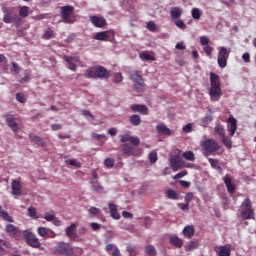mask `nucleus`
<instances>
[{"label": "nucleus", "mask_w": 256, "mask_h": 256, "mask_svg": "<svg viewBox=\"0 0 256 256\" xmlns=\"http://www.w3.org/2000/svg\"><path fill=\"white\" fill-rule=\"evenodd\" d=\"M210 100L215 102L221 99L223 92L221 91V82L219 81V75L215 73L210 74V88L208 91Z\"/></svg>", "instance_id": "f257e3e1"}, {"label": "nucleus", "mask_w": 256, "mask_h": 256, "mask_svg": "<svg viewBox=\"0 0 256 256\" xmlns=\"http://www.w3.org/2000/svg\"><path fill=\"white\" fill-rule=\"evenodd\" d=\"M84 77H86V79H107L109 72L103 66L91 67L86 70Z\"/></svg>", "instance_id": "f03ea898"}, {"label": "nucleus", "mask_w": 256, "mask_h": 256, "mask_svg": "<svg viewBox=\"0 0 256 256\" xmlns=\"http://www.w3.org/2000/svg\"><path fill=\"white\" fill-rule=\"evenodd\" d=\"M242 211L240 212L241 218L245 220L255 219V211H253L251 200L245 198L241 204Z\"/></svg>", "instance_id": "7ed1b4c3"}, {"label": "nucleus", "mask_w": 256, "mask_h": 256, "mask_svg": "<svg viewBox=\"0 0 256 256\" xmlns=\"http://www.w3.org/2000/svg\"><path fill=\"white\" fill-rule=\"evenodd\" d=\"M231 51L227 49L225 46L218 47V56H217V63L220 69H225L227 67V61L229 60V55Z\"/></svg>", "instance_id": "20e7f679"}, {"label": "nucleus", "mask_w": 256, "mask_h": 256, "mask_svg": "<svg viewBox=\"0 0 256 256\" xmlns=\"http://www.w3.org/2000/svg\"><path fill=\"white\" fill-rule=\"evenodd\" d=\"M55 255L71 256L73 255V246L66 242H59L54 247Z\"/></svg>", "instance_id": "39448f33"}, {"label": "nucleus", "mask_w": 256, "mask_h": 256, "mask_svg": "<svg viewBox=\"0 0 256 256\" xmlns=\"http://www.w3.org/2000/svg\"><path fill=\"white\" fill-rule=\"evenodd\" d=\"M201 147L202 149H204V151H206L204 153L205 157H208L209 155H211V153L219 151V143L217 142V140L213 139L204 140L201 143Z\"/></svg>", "instance_id": "423d86ee"}, {"label": "nucleus", "mask_w": 256, "mask_h": 256, "mask_svg": "<svg viewBox=\"0 0 256 256\" xmlns=\"http://www.w3.org/2000/svg\"><path fill=\"white\" fill-rule=\"evenodd\" d=\"M23 236L26 239V243L27 245H29V247H33L34 249H39V247H41V242L39 241V238H37L35 234L31 233V231L24 230Z\"/></svg>", "instance_id": "0eeeda50"}, {"label": "nucleus", "mask_w": 256, "mask_h": 256, "mask_svg": "<svg viewBox=\"0 0 256 256\" xmlns=\"http://www.w3.org/2000/svg\"><path fill=\"white\" fill-rule=\"evenodd\" d=\"M75 8L73 6H62L61 7V17L64 21V23H73V18H71V15H73V10Z\"/></svg>", "instance_id": "6e6552de"}, {"label": "nucleus", "mask_w": 256, "mask_h": 256, "mask_svg": "<svg viewBox=\"0 0 256 256\" xmlns=\"http://www.w3.org/2000/svg\"><path fill=\"white\" fill-rule=\"evenodd\" d=\"M63 59L67 63V69H70V71H77L76 63H81L79 56H64Z\"/></svg>", "instance_id": "1a4fd4ad"}, {"label": "nucleus", "mask_w": 256, "mask_h": 256, "mask_svg": "<svg viewBox=\"0 0 256 256\" xmlns=\"http://www.w3.org/2000/svg\"><path fill=\"white\" fill-rule=\"evenodd\" d=\"M130 79L135 83V89H137V91L143 90V77L140 76L139 72L132 71L130 73Z\"/></svg>", "instance_id": "9d476101"}, {"label": "nucleus", "mask_w": 256, "mask_h": 256, "mask_svg": "<svg viewBox=\"0 0 256 256\" xmlns=\"http://www.w3.org/2000/svg\"><path fill=\"white\" fill-rule=\"evenodd\" d=\"M169 162L173 171H179V169L183 168V160H181V157L177 155L170 156Z\"/></svg>", "instance_id": "9b49d317"}, {"label": "nucleus", "mask_w": 256, "mask_h": 256, "mask_svg": "<svg viewBox=\"0 0 256 256\" xmlns=\"http://www.w3.org/2000/svg\"><path fill=\"white\" fill-rule=\"evenodd\" d=\"M89 21L90 23H92L94 27H97L99 29L107 25V20H105L103 16H96V15L90 16Z\"/></svg>", "instance_id": "f8f14e48"}, {"label": "nucleus", "mask_w": 256, "mask_h": 256, "mask_svg": "<svg viewBox=\"0 0 256 256\" xmlns=\"http://www.w3.org/2000/svg\"><path fill=\"white\" fill-rule=\"evenodd\" d=\"M227 131L230 137H233V135H235V133L237 132V119H235V117L233 116H230L228 118Z\"/></svg>", "instance_id": "ddd939ff"}, {"label": "nucleus", "mask_w": 256, "mask_h": 256, "mask_svg": "<svg viewBox=\"0 0 256 256\" xmlns=\"http://www.w3.org/2000/svg\"><path fill=\"white\" fill-rule=\"evenodd\" d=\"M133 113H141V115H149V109L145 105L134 104L130 107Z\"/></svg>", "instance_id": "4468645a"}, {"label": "nucleus", "mask_w": 256, "mask_h": 256, "mask_svg": "<svg viewBox=\"0 0 256 256\" xmlns=\"http://www.w3.org/2000/svg\"><path fill=\"white\" fill-rule=\"evenodd\" d=\"M6 123L8 127L11 129V131H13L14 133H17V131H19V124L15 122V117L8 115L6 117Z\"/></svg>", "instance_id": "2eb2a0df"}, {"label": "nucleus", "mask_w": 256, "mask_h": 256, "mask_svg": "<svg viewBox=\"0 0 256 256\" xmlns=\"http://www.w3.org/2000/svg\"><path fill=\"white\" fill-rule=\"evenodd\" d=\"M108 209L110 211V217H112V219H115V221H119V219H121V214H119V210H117V205L109 203Z\"/></svg>", "instance_id": "dca6fc26"}, {"label": "nucleus", "mask_w": 256, "mask_h": 256, "mask_svg": "<svg viewBox=\"0 0 256 256\" xmlns=\"http://www.w3.org/2000/svg\"><path fill=\"white\" fill-rule=\"evenodd\" d=\"M11 195L21 197V183L17 180H13L11 183Z\"/></svg>", "instance_id": "f3484780"}, {"label": "nucleus", "mask_w": 256, "mask_h": 256, "mask_svg": "<svg viewBox=\"0 0 256 256\" xmlns=\"http://www.w3.org/2000/svg\"><path fill=\"white\" fill-rule=\"evenodd\" d=\"M181 15H183V8H181V7H171L170 8V16H171L172 21L180 19Z\"/></svg>", "instance_id": "a211bd4d"}, {"label": "nucleus", "mask_w": 256, "mask_h": 256, "mask_svg": "<svg viewBox=\"0 0 256 256\" xmlns=\"http://www.w3.org/2000/svg\"><path fill=\"white\" fill-rule=\"evenodd\" d=\"M215 252L218 256H231V248L227 245L216 247Z\"/></svg>", "instance_id": "6ab92c4d"}, {"label": "nucleus", "mask_w": 256, "mask_h": 256, "mask_svg": "<svg viewBox=\"0 0 256 256\" xmlns=\"http://www.w3.org/2000/svg\"><path fill=\"white\" fill-rule=\"evenodd\" d=\"M223 181L227 187L228 193H235V184H233V182L231 181V177H229V175H226L223 178Z\"/></svg>", "instance_id": "aec40b11"}, {"label": "nucleus", "mask_w": 256, "mask_h": 256, "mask_svg": "<svg viewBox=\"0 0 256 256\" xmlns=\"http://www.w3.org/2000/svg\"><path fill=\"white\" fill-rule=\"evenodd\" d=\"M182 233L186 239H191L195 235V228H193V225H188L184 227Z\"/></svg>", "instance_id": "412c9836"}, {"label": "nucleus", "mask_w": 256, "mask_h": 256, "mask_svg": "<svg viewBox=\"0 0 256 256\" xmlns=\"http://www.w3.org/2000/svg\"><path fill=\"white\" fill-rule=\"evenodd\" d=\"M166 197L167 199H171L172 201H179V193L171 188L166 190Z\"/></svg>", "instance_id": "4be33fe9"}, {"label": "nucleus", "mask_w": 256, "mask_h": 256, "mask_svg": "<svg viewBox=\"0 0 256 256\" xmlns=\"http://www.w3.org/2000/svg\"><path fill=\"white\" fill-rule=\"evenodd\" d=\"M76 229H77L76 224H71L70 226H68L66 228L67 237H69L70 239H75V236L77 235V233L75 232Z\"/></svg>", "instance_id": "5701e85b"}, {"label": "nucleus", "mask_w": 256, "mask_h": 256, "mask_svg": "<svg viewBox=\"0 0 256 256\" xmlns=\"http://www.w3.org/2000/svg\"><path fill=\"white\" fill-rule=\"evenodd\" d=\"M156 131L158 133H162V135H171V130L167 127V125L161 123L156 126Z\"/></svg>", "instance_id": "b1692460"}, {"label": "nucleus", "mask_w": 256, "mask_h": 256, "mask_svg": "<svg viewBox=\"0 0 256 256\" xmlns=\"http://www.w3.org/2000/svg\"><path fill=\"white\" fill-rule=\"evenodd\" d=\"M129 121L133 127H139L141 125V116L133 114L129 117Z\"/></svg>", "instance_id": "393cba45"}, {"label": "nucleus", "mask_w": 256, "mask_h": 256, "mask_svg": "<svg viewBox=\"0 0 256 256\" xmlns=\"http://www.w3.org/2000/svg\"><path fill=\"white\" fill-rule=\"evenodd\" d=\"M170 243L171 245H174V247H177L178 249H180V247H183V240H181V238H178L177 236H171Z\"/></svg>", "instance_id": "a878e982"}, {"label": "nucleus", "mask_w": 256, "mask_h": 256, "mask_svg": "<svg viewBox=\"0 0 256 256\" xmlns=\"http://www.w3.org/2000/svg\"><path fill=\"white\" fill-rule=\"evenodd\" d=\"M18 15L22 19L29 17V7L28 6H20L19 10H18Z\"/></svg>", "instance_id": "bb28decb"}, {"label": "nucleus", "mask_w": 256, "mask_h": 256, "mask_svg": "<svg viewBox=\"0 0 256 256\" xmlns=\"http://www.w3.org/2000/svg\"><path fill=\"white\" fill-rule=\"evenodd\" d=\"M214 132L217 133V135H219L220 137H224L225 127H223V125H221V123L217 122L216 126L214 128Z\"/></svg>", "instance_id": "cd10ccee"}, {"label": "nucleus", "mask_w": 256, "mask_h": 256, "mask_svg": "<svg viewBox=\"0 0 256 256\" xmlns=\"http://www.w3.org/2000/svg\"><path fill=\"white\" fill-rule=\"evenodd\" d=\"M94 39H96V41H107L109 35H107V32H98L94 34Z\"/></svg>", "instance_id": "c85d7f7f"}, {"label": "nucleus", "mask_w": 256, "mask_h": 256, "mask_svg": "<svg viewBox=\"0 0 256 256\" xmlns=\"http://www.w3.org/2000/svg\"><path fill=\"white\" fill-rule=\"evenodd\" d=\"M145 253L149 256H157V249H155V246L149 244L145 247Z\"/></svg>", "instance_id": "c756f323"}, {"label": "nucleus", "mask_w": 256, "mask_h": 256, "mask_svg": "<svg viewBox=\"0 0 256 256\" xmlns=\"http://www.w3.org/2000/svg\"><path fill=\"white\" fill-rule=\"evenodd\" d=\"M122 151L124 155H128V156L135 155V152H133V147H131V145L129 144H123Z\"/></svg>", "instance_id": "7c9ffc66"}, {"label": "nucleus", "mask_w": 256, "mask_h": 256, "mask_svg": "<svg viewBox=\"0 0 256 256\" xmlns=\"http://www.w3.org/2000/svg\"><path fill=\"white\" fill-rule=\"evenodd\" d=\"M221 139L226 149H231V147H233V142L231 141V138H229V136L224 134Z\"/></svg>", "instance_id": "2f4dec72"}, {"label": "nucleus", "mask_w": 256, "mask_h": 256, "mask_svg": "<svg viewBox=\"0 0 256 256\" xmlns=\"http://www.w3.org/2000/svg\"><path fill=\"white\" fill-rule=\"evenodd\" d=\"M18 231H19V228H17L15 225L13 224L6 225V233H10L11 235H17Z\"/></svg>", "instance_id": "473e14b6"}, {"label": "nucleus", "mask_w": 256, "mask_h": 256, "mask_svg": "<svg viewBox=\"0 0 256 256\" xmlns=\"http://www.w3.org/2000/svg\"><path fill=\"white\" fill-rule=\"evenodd\" d=\"M182 157L185 158L186 161H195V153H193V151L184 152Z\"/></svg>", "instance_id": "72a5a7b5"}, {"label": "nucleus", "mask_w": 256, "mask_h": 256, "mask_svg": "<svg viewBox=\"0 0 256 256\" xmlns=\"http://www.w3.org/2000/svg\"><path fill=\"white\" fill-rule=\"evenodd\" d=\"M213 121V115L206 114L204 118L201 119L202 127H207V123H211Z\"/></svg>", "instance_id": "f704fd0d"}, {"label": "nucleus", "mask_w": 256, "mask_h": 256, "mask_svg": "<svg viewBox=\"0 0 256 256\" xmlns=\"http://www.w3.org/2000/svg\"><path fill=\"white\" fill-rule=\"evenodd\" d=\"M12 23H14L15 27H21V23H23V19L17 14L12 15Z\"/></svg>", "instance_id": "c9c22d12"}, {"label": "nucleus", "mask_w": 256, "mask_h": 256, "mask_svg": "<svg viewBox=\"0 0 256 256\" xmlns=\"http://www.w3.org/2000/svg\"><path fill=\"white\" fill-rule=\"evenodd\" d=\"M191 15L193 19H195L196 21H199L201 19V10L199 8H193L191 10Z\"/></svg>", "instance_id": "e433bc0d"}, {"label": "nucleus", "mask_w": 256, "mask_h": 256, "mask_svg": "<svg viewBox=\"0 0 256 256\" xmlns=\"http://www.w3.org/2000/svg\"><path fill=\"white\" fill-rule=\"evenodd\" d=\"M42 37L43 39H47V40L53 39V37H55V32L52 29L48 28L47 30H45Z\"/></svg>", "instance_id": "4c0bfd02"}, {"label": "nucleus", "mask_w": 256, "mask_h": 256, "mask_svg": "<svg viewBox=\"0 0 256 256\" xmlns=\"http://www.w3.org/2000/svg\"><path fill=\"white\" fill-rule=\"evenodd\" d=\"M37 233L40 237H48L49 229L45 227H38Z\"/></svg>", "instance_id": "58836bf2"}, {"label": "nucleus", "mask_w": 256, "mask_h": 256, "mask_svg": "<svg viewBox=\"0 0 256 256\" xmlns=\"http://www.w3.org/2000/svg\"><path fill=\"white\" fill-rule=\"evenodd\" d=\"M28 217H31V219H39V216H37V209H35V207L28 208Z\"/></svg>", "instance_id": "ea45409f"}, {"label": "nucleus", "mask_w": 256, "mask_h": 256, "mask_svg": "<svg viewBox=\"0 0 256 256\" xmlns=\"http://www.w3.org/2000/svg\"><path fill=\"white\" fill-rule=\"evenodd\" d=\"M139 57L142 59V61H153V56L147 52H141Z\"/></svg>", "instance_id": "a19ab883"}, {"label": "nucleus", "mask_w": 256, "mask_h": 256, "mask_svg": "<svg viewBox=\"0 0 256 256\" xmlns=\"http://www.w3.org/2000/svg\"><path fill=\"white\" fill-rule=\"evenodd\" d=\"M0 213H1V217L4 219V221H7V223L14 222L13 217H11L7 211H2Z\"/></svg>", "instance_id": "79ce46f5"}, {"label": "nucleus", "mask_w": 256, "mask_h": 256, "mask_svg": "<svg viewBox=\"0 0 256 256\" xmlns=\"http://www.w3.org/2000/svg\"><path fill=\"white\" fill-rule=\"evenodd\" d=\"M119 247L115 244H108L105 247V251L106 253H108V255L112 254L113 251H115V249H118Z\"/></svg>", "instance_id": "37998d69"}, {"label": "nucleus", "mask_w": 256, "mask_h": 256, "mask_svg": "<svg viewBox=\"0 0 256 256\" xmlns=\"http://www.w3.org/2000/svg\"><path fill=\"white\" fill-rule=\"evenodd\" d=\"M82 115H83V117H85V119H87V121H94L95 120V116H93V114H91L87 110H83Z\"/></svg>", "instance_id": "c03bdc74"}, {"label": "nucleus", "mask_w": 256, "mask_h": 256, "mask_svg": "<svg viewBox=\"0 0 256 256\" xmlns=\"http://www.w3.org/2000/svg\"><path fill=\"white\" fill-rule=\"evenodd\" d=\"M91 184H92V187H93L94 191H96L97 193H102L103 186H101V184H99V181L91 182Z\"/></svg>", "instance_id": "a18cd8bd"}, {"label": "nucleus", "mask_w": 256, "mask_h": 256, "mask_svg": "<svg viewBox=\"0 0 256 256\" xmlns=\"http://www.w3.org/2000/svg\"><path fill=\"white\" fill-rule=\"evenodd\" d=\"M157 151L153 150L149 153V161L150 163H157Z\"/></svg>", "instance_id": "49530a36"}, {"label": "nucleus", "mask_w": 256, "mask_h": 256, "mask_svg": "<svg viewBox=\"0 0 256 256\" xmlns=\"http://www.w3.org/2000/svg\"><path fill=\"white\" fill-rule=\"evenodd\" d=\"M66 163H67L68 165H71L72 167H77V169L81 168V162H78V161L75 160V159L67 160Z\"/></svg>", "instance_id": "de8ad7c7"}, {"label": "nucleus", "mask_w": 256, "mask_h": 256, "mask_svg": "<svg viewBox=\"0 0 256 256\" xmlns=\"http://www.w3.org/2000/svg\"><path fill=\"white\" fill-rule=\"evenodd\" d=\"M104 165H105V167H108V169H111V167H113V165H115V160H113V158H106L104 160Z\"/></svg>", "instance_id": "09e8293b"}, {"label": "nucleus", "mask_w": 256, "mask_h": 256, "mask_svg": "<svg viewBox=\"0 0 256 256\" xmlns=\"http://www.w3.org/2000/svg\"><path fill=\"white\" fill-rule=\"evenodd\" d=\"M176 27H178L179 29H185V22L181 19H176V20H173Z\"/></svg>", "instance_id": "8fccbe9b"}, {"label": "nucleus", "mask_w": 256, "mask_h": 256, "mask_svg": "<svg viewBox=\"0 0 256 256\" xmlns=\"http://www.w3.org/2000/svg\"><path fill=\"white\" fill-rule=\"evenodd\" d=\"M29 137H30V140L33 141L34 143H43V140L41 139V137L35 134H30Z\"/></svg>", "instance_id": "3c124183"}, {"label": "nucleus", "mask_w": 256, "mask_h": 256, "mask_svg": "<svg viewBox=\"0 0 256 256\" xmlns=\"http://www.w3.org/2000/svg\"><path fill=\"white\" fill-rule=\"evenodd\" d=\"M200 45H202V47L209 45V37L200 36Z\"/></svg>", "instance_id": "603ef678"}, {"label": "nucleus", "mask_w": 256, "mask_h": 256, "mask_svg": "<svg viewBox=\"0 0 256 256\" xmlns=\"http://www.w3.org/2000/svg\"><path fill=\"white\" fill-rule=\"evenodd\" d=\"M208 162L210 163L212 169H217V166L219 165V160L214 158H209Z\"/></svg>", "instance_id": "864d4df0"}, {"label": "nucleus", "mask_w": 256, "mask_h": 256, "mask_svg": "<svg viewBox=\"0 0 256 256\" xmlns=\"http://www.w3.org/2000/svg\"><path fill=\"white\" fill-rule=\"evenodd\" d=\"M113 81L115 83H121V81H123V75H121V73H115L113 77Z\"/></svg>", "instance_id": "5fc2aeb1"}, {"label": "nucleus", "mask_w": 256, "mask_h": 256, "mask_svg": "<svg viewBox=\"0 0 256 256\" xmlns=\"http://www.w3.org/2000/svg\"><path fill=\"white\" fill-rule=\"evenodd\" d=\"M43 219H45V221H55V214L45 213Z\"/></svg>", "instance_id": "6e6d98bb"}, {"label": "nucleus", "mask_w": 256, "mask_h": 256, "mask_svg": "<svg viewBox=\"0 0 256 256\" xmlns=\"http://www.w3.org/2000/svg\"><path fill=\"white\" fill-rule=\"evenodd\" d=\"M146 27H147L148 31H155L157 29V26L155 25V22H153V21L147 22Z\"/></svg>", "instance_id": "4d7b16f0"}, {"label": "nucleus", "mask_w": 256, "mask_h": 256, "mask_svg": "<svg viewBox=\"0 0 256 256\" xmlns=\"http://www.w3.org/2000/svg\"><path fill=\"white\" fill-rule=\"evenodd\" d=\"M4 23H12V15L11 13H6L3 17Z\"/></svg>", "instance_id": "13d9d810"}, {"label": "nucleus", "mask_w": 256, "mask_h": 256, "mask_svg": "<svg viewBox=\"0 0 256 256\" xmlns=\"http://www.w3.org/2000/svg\"><path fill=\"white\" fill-rule=\"evenodd\" d=\"M204 53L209 57L213 53V47L206 45L204 46Z\"/></svg>", "instance_id": "bf43d9fd"}, {"label": "nucleus", "mask_w": 256, "mask_h": 256, "mask_svg": "<svg viewBox=\"0 0 256 256\" xmlns=\"http://www.w3.org/2000/svg\"><path fill=\"white\" fill-rule=\"evenodd\" d=\"M199 247V244L197 242H191L188 247L187 250L188 251H193L195 249H197Z\"/></svg>", "instance_id": "052dcab7"}, {"label": "nucleus", "mask_w": 256, "mask_h": 256, "mask_svg": "<svg viewBox=\"0 0 256 256\" xmlns=\"http://www.w3.org/2000/svg\"><path fill=\"white\" fill-rule=\"evenodd\" d=\"M7 65V57L5 55L0 54V67H5Z\"/></svg>", "instance_id": "680f3d73"}, {"label": "nucleus", "mask_w": 256, "mask_h": 256, "mask_svg": "<svg viewBox=\"0 0 256 256\" xmlns=\"http://www.w3.org/2000/svg\"><path fill=\"white\" fill-rule=\"evenodd\" d=\"M16 99L18 103H24L25 102V95L23 93H17Z\"/></svg>", "instance_id": "e2e57ef3"}, {"label": "nucleus", "mask_w": 256, "mask_h": 256, "mask_svg": "<svg viewBox=\"0 0 256 256\" xmlns=\"http://www.w3.org/2000/svg\"><path fill=\"white\" fill-rule=\"evenodd\" d=\"M191 201H193V192H188L185 195V203H191Z\"/></svg>", "instance_id": "0e129e2a"}, {"label": "nucleus", "mask_w": 256, "mask_h": 256, "mask_svg": "<svg viewBox=\"0 0 256 256\" xmlns=\"http://www.w3.org/2000/svg\"><path fill=\"white\" fill-rule=\"evenodd\" d=\"M130 143L132 144V145H139V143H140V140H139V138L138 137H135V136H130Z\"/></svg>", "instance_id": "69168bd1"}, {"label": "nucleus", "mask_w": 256, "mask_h": 256, "mask_svg": "<svg viewBox=\"0 0 256 256\" xmlns=\"http://www.w3.org/2000/svg\"><path fill=\"white\" fill-rule=\"evenodd\" d=\"M185 175H187V170H183L180 173H177L173 179H183V177H185Z\"/></svg>", "instance_id": "338daca9"}, {"label": "nucleus", "mask_w": 256, "mask_h": 256, "mask_svg": "<svg viewBox=\"0 0 256 256\" xmlns=\"http://www.w3.org/2000/svg\"><path fill=\"white\" fill-rule=\"evenodd\" d=\"M110 255L111 256H123V254H121V250L119 248H115V250Z\"/></svg>", "instance_id": "774afa93"}]
</instances>
